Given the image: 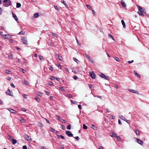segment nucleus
I'll list each match as a JSON object with an SVG mask.
<instances>
[{"mask_svg": "<svg viewBox=\"0 0 149 149\" xmlns=\"http://www.w3.org/2000/svg\"><path fill=\"white\" fill-rule=\"evenodd\" d=\"M39 59L40 60L41 59H43V56H42L39 55Z\"/></svg>", "mask_w": 149, "mask_h": 149, "instance_id": "56", "label": "nucleus"}, {"mask_svg": "<svg viewBox=\"0 0 149 149\" xmlns=\"http://www.w3.org/2000/svg\"><path fill=\"white\" fill-rule=\"evenodd\" d=\"M73 78L74 80H77L78 79V77L76 76H73Z\"/></svg>", "mask_w": 149, "mask_h": 149, "instance_id": "47", "label": "nucleus"}, {"mask_svg": "<svg viewBox=\"0 0 149 149\" xmlns=\"http://www.w3.org/2000/svg\"><path fill=\"white\" fill-rule=\"evenodd\" d=\"M38 125L39 127H42L43 125L40 122H39L38 123Z\"/></svg>", "mask_w": 149, "mask_h": 149, "instance_id": "25", "label": "nucleus"}, {"mask_svg": "<svg viewBox=\"0 0 149 149\" xmlns=\"http://www.w3.org/2000/svg\"><path fill=\"white\" fill-rule=\"evenodd\" d=\"M135 132L136 135H139V131L137 130H136Z\"/></svg>", "mask_w": 149, "mask_h": 149, "instance_id": "31", "label": "nucleus"}, {"mask_svg": "<svg viewBox=\"0 0 149 149\" xmlns=\"http://www.w3.org/2000/svg\"><path fill=\"white\" fill-rule=\"evenodd\" d=\"M121 22L122 25H123V28H125L126 26L125 25V23L124 20H121Z\"/></svg>", "mask_w": 149, "mask_h": 149, "instance_id": "21", "label": "nucleus"}, {"mask_svg": "<svg viewBox=\"0 0 149 149\" xmlns=\"http://www.w3.org/2000/svg\"><path fill=\"white\" fill-rule=\"evenodd\" d=\"M20 121L22 122V123H24L25 122V120L24 119V118H22L21 119H20Z\"/></svg>", "mask_w": 149, "mask_h": 149, "instance_id": "32", "label": "nucleus"}, {"mask_svg": "<svg viewBox=\"0 0 149 149\" xmlns=\"http://www.w3.org/2000/svg\"><path fill=\"white\" fill-rule=\"evenodd\" d=\"M49 83L50 85L52 86H54V84H53V83L52 82V81H49Z\"/></svg>", "mask_w": 149, "mask_h": 149, "instance_id": "57", "label": "nucleus"}, {"mask_svg": "<svg viewBox=\"0 0 149 149\" xmlns=\"http://www.w3.org/2000/svg\"><path fill=\"white\" fill-rule=\"evenodd\" d=\"M60 138L61 139H63L64 140H65V137L63 136L62 135H61Z\"/></svg>", "mask_w": 149, "mask_h": 149, "instance_id": "41", "label": "nucleus"}, {"mask_svg": "<svg viewBox=\"0 0 149 149\" xmlns=\"http://www.w3.org/2000/svg\"><path fill=\"white\" fill-rule=\"evenodd\" d=\"M40 149H47L44 146H42L40 147Z\"/></svg>", "mask_w": 149, "mask_h": 149, "instance_id": "58", "label": "nucleus"}, {"mask_svg": "<svg viewBox=\"0 0 149 149\" xmlns=\"http://www.w3.org/2000/svg\"><path fill=\"white\" fill-rule=\"evenodd\" d=\"M51 33H52V35L53 36H54V37H57V35L56 33H52V32Z\"/></svg>", "mask_w": 149, "mask_h": 149, "instance_id": "37", "label": "nucleus"}, {"mask_svg": "<svg viewBox=\"0 0 149 149\" xmlns=\"http://www.w3.org/2000/svg\"><path fill=\"white\" fill-rule=\"evenodd\" d=\"M85 56L86 58L89 60V61L91 62H93V60L91 58L90 56L88 55L86 53L85 54Z\"/></svg>", "mask_w": 149, "mask_h": 149, "instance_id": "6", "label": "nucleus"}, {"mask_svg": "<svg viewBox=\"0 0 149 149\" xmlns=\"http://www.w3.org/2000/svg\"><path fill=\"white\" fill-rule=\"evenodd\" d=\"M89 88H90L91 90H92V89L93 88L92 85L91 84H89Z\"/></svg>", "mask_w": 149, "mask_h": 149, "instance_id": "40", "label": "nucleus"}, {"mask_svg": "<svg viewBox=\"0 0 149 149\" xmlns=\"http://www.w3.org/2000/svg\"><path fill=\"white\" fill-rule=\"evenodd\" d=\"M6 93L7 95H9L11 96H12L13 95L12 91H10L9 89H8V90L6 91Z\"/></svg>", "mask_w": 149, "mask_h": 149, "instance_id": "9", "label": "nucleus"}, {"mask_svg": "<svg viewBox=\"0 0 149 149\" xmlns=\"http://www.w3.org/2000/svg\"><path fill=\"white\" fill-rule=\"evenodd\" d=\"M35 99H36V100L38 102H40V99H39V98L38 97H36L35 98Z\"/></svg>", "mask_w": 149, "mask_h": 149, "instance_id": "36", "label": "nucleus"}, {"mask_svg": "<svg viewBox=\"0 0 149 149\" xmlns=\"http://www.w3.org/2000/svg\"><path fill=\"white\" fill-rule=\"evenodd\" d=\"M116 138H117V140L118 141H120V139H121V138H120V137H119V136H116Z\"/></svg>", "mask_w": 149, "mask_h": 149, "instance_id": "55", "label": "nucleus"}, {"mask_svg": "<svg viewBox=\"0 0 149 149\" xmlns=\"http://www.w3.org/2000/svg\"><path fill=\"white\" fill-rule=\"evenodd\" d=\"M10 85L13 88H15V86L13 83H11L10 84Z\"/></svg>", "mask_w": 149, "mask_h": 149, "instance_id": "46", "label": "nucleus"}, {"mask_svg": "<svg viewBox=\"0 0 149 149\" xmlns=\"http://www.w3.org/2000/svg\"><path fill=\"white\" fill-rule=\"evenodd\" d=\"M114 59L116 60L118 62H119L120 61V60L119 59V58L118 57H114Z\"/></svg>", "mask_w": 149, "mask_h": 149, "instance_id": "28", "label": "nucleus"}, {"mask_svg": "<svg viewBox=\"0 0 149 149\" xmlns=\"http://www.w3.org/2000/svg\"><path fill=\"white\" fill-rule=\"evenodd\" d=\"M60 90L62 91V92H64V91H65V90L62 87H61L60 88Z\"/></svg>", "mask_w": 149, "mask_h": 149, "instance_id": "42", "label": "nucleus"}, {"mask_svg": "<svg viewBox=\"0 0 149 149\" xmlns=\"http://www.w3.org/2000/svg\"><path fill=\"white\" fill-rule=\"evenodd\" d=\"M61 148L62 149H64V147L63 145H62L61 146Z\"/></svg>", "mask_w": 149, "mask_h": 149, "instance_id": "63", "label": "nucleus"}, {"mask_svg": "<svg viewBox=\"0 0 149 149\" xmlns=\"http://www.w3.org/2000/svg\"><path fill=\"white\" fill-rule=\"evenodd\" d=\"M109 38H112V39L113 40H114V38H113V36L112 35H111V34H109Z\"/></svg>", "mask_w": 149, "mask_h": 149, "instance_id": "35", "label": "nucleus"}, {"mask_svg": "<svg viewBox=\"0 0 149 149\" xmlns=\"http://www.w3.org/2000/svg\"><path fill=\"white\" fill-rule=\"evenodd\" d=\"M56 56L59 59V60L60 61H61L62 59V57L58 54H56Z\"/></svg>", "mask_w": 149, "mask_h": 149, "instance_id": "23", "label": "nucleus"}, {"mask_svg": "<svg viewBox=\"0 0 149 149\" xmlns=\"http://www.w3.org/2000/svg\"><path fill=\"white\" fill-rule=\"evenodd\" d=\"M37 95L40 96H42V93H41L38 92L37 93Z\"/></svg>", "mask_w": 149, "mask_h": 149, "instance_id": "38", "label": "nucleus"}, {"mask_svg": "<svg viewBox=\"0 0 149 149\" xmlns=\"http://www.w3.org/2000/svg\"><path fill=\"white\" fill-rule=\"evenodd\" d=\"M5 72L7 74H12V73L10 70H6L5 71Z\"/></svg>", "mask_w": 149, "mask_h": 149, "instance_id": "16", "label": "nucleus"}, {"mask_svg": "<svg viewBox=\"0 0 149 149\" xmlns=\"http://www.w3.org/2000/svg\"><path fill=\"white\" fill-rule=\"evenodd\" d=\"M121 4L124 7H125L126 6V3H125L124 1L123 0H122L121 1Z\"/></svg>", "mask_w": 149, "mask_h": 149, "instance_id": "13", "label": "nucleus"}, {"mask_svg": "<svg viewBox=\"0 0 149 149\" xmlns=\"http://www.w3.org/2000/svg\"><path fill=\"white\" fill-rule=\"evenodd\" d=\"M8 57L10 59H13V57L12 55H10L8 56Z\"/></svg>", "mask_w": 149, "mask_h": 149, "instance_id": "44", "label": "nucleus"}, {"mask_svg": "<svg viewBox=\"0 0 149 149\" xmlns=\"http://www.w3.org/2000/svg\"><path fill=\"white\" fill-rule=\"evenodd\" d=\"M3 5L5 7H8L11 5V2L10 0H3Z\"/></svg>", "mask_w": 149, "mask_h": 149, "instance_id": "2", "label": "nucleus"}, {"mask_svg": "<svg viewBox=\"0 0 149 149\" xmlns=\"http://www.w3.org/2000/svg\"><path fill=\"white\" fill-rule=\"evenodd\" d=\"M22 40L23 43L26 45L28 44L27 39L26 37H22Z\"/></svg>", "mask_w": 149, "mask_h": 149, "instance_id": "5", "label": "nucleus"}, {"mask_svg": "<svg viewBox=\"0 0 149 149\" xmlns=\"http://www.w3.org/2000/svg\"><path fill=\"white\" fill-rule=\"evenodd\" d=\"M86 6L88 9H91V6L90 5H86Z\"/></svg>", "mask_w": 149, "mask_h": 149, "instance_id": "50", "label": "nucleus"}, {"mask_svg": "<svg viewBox=\"0 0 149 149\" xmlns=\"http://www.w3.org/2000/svg\"><path fill=\"white\" fill-rule=\"evenodd\" d=\"M23 149H27V146H24L22 147Z\"/></svg>", "mask_w": 149, "mask_h": 149, "instance_id": "59", "label": "nucleus"}, {"mask_svg": "<svg viewBox=\"0 0 149 149\" xmlns=\"http://www.w3.org/2000/svg\"><path fill=\"white\" fill-rule=\"evenodd\" d=\"M45 93V94L47 95H50V93L47 91H46Z\"/></svg>", "mask_w": 149, "mask_h": 149, "instance_id": "51", "label": "nucleus"}, {"mask_svg": "<svg viewBox=\"0 0 149 149\" xmlns=\"http://www.w3.org/2000/svg\"><path fill=\"white\" fill-rule=\"evenodd\" d=\"M136 142L139 144L141 145H142L143 143V142L141 140L138 138H136Z\"/></svg>", "mask_w": 149, "mask_h": 149, "instance_id": "10", "label": "nucleus"}, {"mask_svg": "<svg viewBox=\"0 0 149 149\" xmlns=\"http://www.w3.org/2000/svg\"><path fill=\"white\" fill-rule=\"evenodd\" d=\"M89 75L92 79H95V74L93 72H89Z\"/></svg>", "mask_w": 149, "mask_h": 149, "instance_id": "4", "label": "nucleus"}, {"mask_svg": "<svg viewBox=\"0 0 149 149\" xmlns=\"http://www.w3.org/2000/svg\"><path fill=\"white\" fill-rule=\"evenodd\" d=\"M71 125L70 124H68L67 127V128L68 130H70L71 129Z\"/></svg>", "mask_w": 149, "mask_h": 149, "instance_id": "33", "label": "nucleus"}, {"mask_svg": "<svg viewBox=\"0 0 149 149\" xmlns=\"http://www.w3.org/2000/svg\"><path fill=\"white\" fill-rule=\"evenodd\" d=\"M70 101L73 104H75L77 103V102L74 101H73L72 100H71Z\"/></svg>", "mask_w": 149, "mask_h": 149, "instance_id": "45", "label": "nucleus"}, {"mask_svg": "<svg viewBox=\"0 0 149 149\" xmlns=\"http://www.w3.org/2000/svg\"><path fill=\"white\" fill-rule=\"evenodd\" d=\"M66 133L67 135L69 137H72L73 136V134L71 132L69 131L68 130L66 131Z\"/></svg>", "mask_w": 149, "mask_h": 149, "instance_id": "8", "label": "nucleus"}, {"mask_svg": "<svg viewBox=\"0 0 149 149\" xmlns=\"http://www.w3.org/2000/svg\"><path fill=\"white\" fill-rule=\"evenodd\" d=\"M90 127H91V128H92L93 129L95 130H96L97 128V127L96 126L92 124L91 125Z\"/></svg>", "mask_w": 149, "mask_h": 149, "instance_id": "18", "label": "nucleus"}, {"mask_svg": "<svg viewBox=\"0 0 149 149\" xmlns=\"http://www.w3.org/2000/svg\"><path fill=\"white\" fill-rule=\"evenodd\" d=\"M21 71L23 73H25L26 71L24 69L20 68Z\"/></svg>", "mask_w": 149, "mask_h": 149, "instance_id": "29", "label": "nucleus"}, {"mask_svg": "<svg viewBox=\"0 0 149 149\" xmlns=\"http://www.w3.org/2000/svg\"><path fill=\"white\" fill-rule=\"evenodd\" d=\"M128 90L130 92L132 93H138V91H137L134 90H132V89H129Z\"/></svg>", "mask_w": 149, "mask_h": 149, "instance_id": "14", "label": "nucleus"}, {"mask_svg": "<svg viewBox=\"0 0 149 149\" xmlns=\"http://www.w3.org/2000/svg\"><path fill=\"white\" fill-rule=\"evenodd\" d=\"M34 15L35 17L36 18L38 17L39 15L38 13H36L34 14Z\"/></svg>", "mask_w": 149, "mask_h": 149, "instance_id": "39", "label": "nucleus"}, {"mask_svg": "<svg viewBox=\"0 0 149 149\" xmlns=\"http://www.w3.org/2000/svg\"><path fill=\"white\" fill-rule=\"evenodd\" d=\"M134 62V60H132L131 61H128V63H132L133 62Z\"/></svg>", "mask_w": 149, "mask_h": 149, "instance_id": "60", "label": "nucleus"}, {"mask_svg": "<svg viewBox=\"0 0 149 149\" xmlns=\"http://www.w3.org/2000/svg\"><path fill=\"white\" fill-rule=\"evenodd\" d=\"M50 130L51 132H52L54 133H55V131H56V130H55L52 127L50 128Z\"/></svg>", "mask_w": 149, "mask_h": 149, "instance_id": "24", "label": "nucleus"}, {"mask_svg": "<svg viewBox=\"0 0 149 149\" xmlns=\"http://www.w3.org/2000/svg\"><path fill=\"white\" fill-rule=\"evenodd\" d=\"M137 6L139 10L138 12V13L140 15H141L142 16H144V15L143 13H146L145 8L139 6Z\"/></svg>", "mask_w": 149, "mask_h": 149, "instance_id": "1", "label": "nucleus"}, {"mask_svg": "<svg viewBox=\"0 0 149 149\" xmlns=\"http://www.w3.org/2000/svg\"><path fill=\"white\" fill-rule=\"evenodd\" d=\"M12 143L13 144H15L17 143V141L15 139H13L12 140Z\"/></svg>", "mask_w": 149, "mask_h": 149, "instance_id": "26", "label": "nucleus"}, {"mask_svg": "<svg viewBox=\"0 0 149 149\" xmlns=\"http://www.w3.org/2000/svg\"><path fill=\"white\" fill-rule=\"evenodd\" d=\"M16 7L17 8H19L21 6V4L20 3H17V4H16Z\"/></svg>", "mask_w": 149, "mask_h": 149, "instance_id": "27", "label": "nucleus"}, {"mask_svg": "<svg viewBox=\"0 0 149 149\" xmlns=\"http://www.w3.org/2000/svg\"><path fill=\"white\" fill-rule=\"evenodd\" d=\"M54 7L55 8L58 10H59V9L58 8V7L56 6H54Z\"/></svg>", "mask_w": 149, "mask_h": 149, "instance_id": "49", "label": "nucleus"}, {"mask_svg": "<svg viewBox=\"0 0 149 149\" xmlns=\"http://www.w3.org/2000/svg\"><path fill=\"white\" fill-rule=\"evenodd\" d=\"M67 96L70 98H71L72 97V95H70V94L68 95Z\"/></svg>", "mask_w": 149, "mask_h": 149, "instance_id": "62", "label": "nucleus"}, {"mask_svg": "<svg viewBox=\"0 0 149 149\" xmlns=\"http://www.w3.org/2000/svg\"><path fill=\"white\" fill-rule=\"evenodd\" d=\"M56 117L57 118V119L60 120L61 121L62 119L59 116H57Z\"/></svg>", "mask_w": 149, "mask_h": 149, "instance_id": "43", "label": "nucleus"}, {"mask_svg": "<svg viewBox=\"0 0 149 149\" xmlns=\"http://www.w3.org/2000/svg\"><path fill=\"white\" fill-rule=\"evenodd\" d=\"M21 110L23 111H26V109L24 108H22L21 109Z\"/></svg>", "mask_w": 149, "mask_h": 149, "instance_id": "53", "label": "nucleus"}, {"mask_svg": "<svg viewBox=\"0 0 149 149\" xmlns=\"http://www.w3.org/2000/svg\"><path fill=\"white\" fill-rule=\"evenodd\" d=\"M10 36L9 34H8L2 35V38L4 39H6L10 38Z\"/></svg>", "mask_w": 149, "mask_h": 149, "instance_id": "7", "label": "nucleus"}, {"mask_svg": "<svg viewBox=\"0 0 149 149\" xmlns=\"http://www.w3.org/2000/svg\"><path fill=\"white\" fill-rule=\"evenodd\" d=\"M75 139L77 140H79V138L78 136H77L75 137Z\"/></svg>", "mask_w": 149, "mask_h": 149, "instance_id": "61", "label": "nucleus"}, {"mask_svg": "<svg viewBox=\"0 0 149 149\" xmlns=\"http://www.w3.org/2000/svg\"><path fill=\"white\" fill-rule=\"evenodd\" d=\"M24 137L27 140H28V141H29V140H30L31 139V137H30L27 134H25L24 135Z\"/></svg>", "mask_w": 149, "mask_h": 149, "instance_id": "15", "label": "nucleus"}, {"mask_svg": "<svg viewBox=\"0 0 149 149\" xmlns=\"http://www.w3.org/2000/svg\"><path fill=\"white\" fill-rule=\"evenodd\" d=\"M119 118L121 119L122 120H123L125 121V120H127V119H126L125 118L124 116H121V115H120L119 116Z\"/></svg>", "mask_w": 149, "mask_h": 149, "instance_id": "17", "label": "nucleus"}, {"mask_svg": "<svg viewBox=\"0 0 149 149\" xmlns=\"http://www.w3.org/2000/svg\"><path fill=\"white\" fill-rule=\"evenodd\" d=\"M134 74L135 75H136V76L139 78H140V77H141V75H140L139 74H138L135 71H134Z\"/></svg>", "mask_w": 149, "mask_h": 149, "instance_id": "20", "label": "nucleus"}, {"mask_svg": "<svg viewBox=\"0 0 149 149\" xmlns=\"http://www.w3.org/2000/svg\"><path fill=\"white\" fill-rule=\"evenodd\" d=\"M22 82L24 84L26 85H28L29 84V82L28 81H26L25 80H24L22 81Z\"/></svg>", "mask_w": 149, "mask_h": 149, "instance_id": "19", "label": "nucleus"}, {"mask_svg": "<svg viewBox=\"0 0 149 149\" xmlns=\"http://www.w3.org/2000/svg\"><path fill=\"white\" fill-rule=\"evenodd\" d=\"M55 77H54L53 76H51V77L50 78V79L51 80H53L54 79H55Z\"/></svg>", "mask_w": 149, "mask_h": 149, "instance_id": "54", "label": "nucleus"}, {"mask_svg": "<svg viewBox=\"0 0 149 149\" xmlns=\"http://www.w3.org/2000/svg\"><path fill=\"white\" fill-rule=\"evenodd\" d=\"M7 109L11 113H15L17 112L16 111L10 108H8Z\"/></svg>", "mask_w": 149, "mask_h": 149, "instance_id": "11", "label": "nucleus"}, {"mask_svg": "<svg viewBox=\"0 0 149 149\" xmlns=\"http://www.w3.org/2000/svg\"><path fill=\"white\" fill-rule=\"evenodd\" d=\"M49 69L52 70V71H53V68L52 67V66H50L49 68Z\"/></svg>", "mask_w": 149, "mask_h": 149, "instance_id": "64", "label": "nucleus"}, {"mask_svg": "<svg viewBox=\"0 0 149 149\" xmlns=\"http://www.w3.org/2000/svg\"><path fill=\"white\" fill-rule=\"evenodd\" d=\"M99 76L101 78H103L104 79L108 80L110 79L109 77L107 75H105L102 73H101L100 74Z\"/></svg>", "mask_w": 149, "mask_h": 149, "instance_id": "3", "label": "nucleus"}, {"mask_svg": "<svg viewBox=\"0 0 149 149\" xmlns=\"http://www.w3.org/2000/svg\"><path fill=\"white\" fill-rule=\"evenodd\" d=\"M83 128L84 129L86 130L87 129V127L85 124L83 125Z\"/></svg>", "mask_w": 149, "mask_h": 149, "instance_id": "30", "label": "nucleus"}, {"mask_svg": "<svg viewBox=\"0 0 149 149\" xmlns=\"http://www.w3.org/2000/svg\"><path fill=\"white\" fill-rule=\"evenodd\" d=\"M12 14L13 15L14 18L15 19V20L17 22H18V18H17V17L16 15L13 13H12Z\"/></svg>", "mask_w": 149, "mask_h": 149, "instance_id": "12", "label": "nucleus"}, {"mask_svg": "<svg viewBox=\"0 0 149 149\" xmlns=\"http://www.w3.org/2000/svg\"><path fill=\"white\" fill-rule=\"evenodd\" d=\"M74 60L76 62H77V63H78V62L79 61V60H77L75 58H73Z\"/></svg>", "mask_w": 149, "mask_h": 149, "instance_id": "48", "label": "nucleus"}, {"mask_svg": "<svg viewBox=\"0 0 149 149\" xmlns=\"http://www.w3.org/2000/svg\"><path fill=\"white\" fill-rule=\"evenodd\" d=\"M111 137H116V136H117V135L116 133L113 132L112 133V134L111 135Z\"/></svg>", "mask_w": 149, "mask_h": 149, "instance_id": "22", "label": "nucleus"}, {"mask_svg": "<svg viewBox=\"0 0 149 149\" xmlns=\"http://www.w3.org/2000/svg\"><path fill=\"white\" fill-rule=\"evenodd\" d=\"M24 33L25 32L22 31L19 32L18 34L19 35H24Z\"/></svg>", "mask_w": 149, "mask_h": 149, "instance_id": "34", "label": "nucleus"}, {"mask_svg": "<svg viewBox=\"0 0 149 149\" xmlns=\"http://www.w3.org/2000/svg\"><path fill=\"white\" fill-rule=\"evenodd\" d=\"M27 95L26 94H24L23 95V97L24 98H26L27 97Z\"/></svg>", "mask_w": 149, "mask_h": 149, "instance_id": "52", "label": "nucleus"}]
</instances>
